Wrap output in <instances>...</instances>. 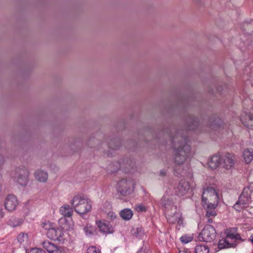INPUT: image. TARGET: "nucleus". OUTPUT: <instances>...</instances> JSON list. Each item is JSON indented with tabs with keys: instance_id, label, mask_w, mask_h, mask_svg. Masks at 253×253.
I'll use <instances>...</instances> for the list:
<instances>
[{
	"instance_id": "1",
	"label": "nucleus",
	"mask_w": 253,
	"mask_h": 253,
	"mask_svg": "<svg viewBox=\"0 0 253 253\" xmlns=\"http://www.w3.org/2000/svg\"><path fill=\"white\" fill-rule=\"evenodd\" d=\"M163 134L170 140L174 163L177 165L183 164L191 155V147L187 136L182 130L169 127L165 128Z\"/></svg>"
},
{
	"instance_id": "2",
	"label": "nucleus",
	"mask_w": 253,
	"mask_h": 253,
	"mask_svg": "<svg viewBox=\"0 0 253 253\" xmlns=\"http://www.w3.org/2000/svg\"><path fill=\"white\" fill-rule=\"evenodd\" d=\"M202 203L206 210V217L208 222L211 223L213 218L216 215L215 209L218 204V196L215 190L211 187H208L202 194Z\"/></svg>"
},
{
	"instance_id": "3",
	"label": "nucleus",
	"mask_w": 253,
	"mask_h": 253,
	"mask_svg": "<svg viewBox=\"0 0 253 253\" xmlns=\"http://www.w3.org/2000/svg\"><path fill=\"white\" fill-rule=\"evenodd\" d=\"M71 204L75 211L80 214L87 213L92 207L91 201L86 196L82 194L75 196L71 200Z\"/></svg>"
},
{
	"instance_id": "4",
	"label": "nucleus",
	"mask_w": 253,
	"mask_h": 253,
	"mask_svg": "<svg viewBox=\"0 0 253 253\" xmlns=\"http://www.w3.org/2000/svg\"><path fill=\"white\" fill-rule=\"evenodd\" d=\"M225 238L220 240L218 247L220 249L235 247L237 246L236 242L238 241L242 242L244 240L240 235L236 233L235 229H227L225 231Z\"/></svg>"
},
{
	"instance_id": "5",
	"label": "nucleus",
	"mask_w": 253,
	"mask_h": 253,
	"mask_svg": "<svg viewBox=\"0 0 253 253\" xmlns=\"http://www.w3.org/2000/svg\"><path fill=\"white\" fill-rule=\"evenodd\" d=\"M215 236L216 231L214 228L211 225H207L199 234L198 239L201 241L209 242L212 241Z\"/></svg>"
},
{
	"instance_id": "6",
	"label": "nucleus",
	"mask_w": 253,
	"mask_h": 253,
	"mask_svg": "<svg viewBox=\"0 0 253 253\" xmlns=\"http://www.w3.org/2000/svg\"><path fill=\"white\" fill-rule=\"evenodd\" d=\"M29 171L25 168H17L15 170L12 177L20 185L25 186L28 182Z\"/></svg>"
},
{
	"instance_id": "7",
	"label": "nucleus",
	"mask_w": 253,
	"mask_h": 253,
	"mask_svg": "<svg viewBox=\"0 0 253 253\" xmlns=\"http://www.w3.org/2000/svg\"><path fill=\"white\" fill-rule=\"evenodd\" d=\"M251 191L249 188H245L239 200L234 206V208L237 211H240L241 208L249 204L251 201Z\"/></svg>"
},
{
	"instance_id": "8",
	"label": "nucleus",
	"mask_w": 253,
	"mask_h": 253,
	"mask_svg": "<svg viewBox=\"0 0 253 253\" xmlns=\"http://www.w3.org/2000/svg\"><path fill=\"white\" fill-rule=\"evenodd\" d=\"M236 161L235 155L227 153L221 156L220 166L226 169H230L234 167Z\"/></svg>"
},
{
	"instance_id": "9",
	"label": "nucleus",
	"mask_w": 253,
	"mask_h": 253,
	"mask_svg": "<svg viewBox=\"0 0 253 253\" xmlns=\"http://www.w3.org/2000/svg\"><path fill=\"white\" fill-rule=\"evenodd\" d=\"M132 185L131 179H122L117 184V191L122 195H129L131 193L130 188Z\"/></svg>"
},
{
	"instance_id": "10",
	"label": "nucleus",
	"mask_w": 253,
	"mask_h": 253,
	"mask_svg": "<svg viewBox=\"0 0 253 253\" xmlns=\"http://www.w3.org/2000/svg\"><path fill=\"white\" fill-rule=\"evenodd\" d=\"M96 224L99 231L103 234H111L114 231V227L108 221L98 220Z\"/></svg>"
},
{
	"instance_id": "11",
	"label": "nucleus",
	"mask_w": 253,
	"mask_h": 253,
	"mask_svg": "<svg viewBox=\"0 0 253 253\" xmlns=\"http://www.w3.org/2000/svg\"><path fill=\"white\" fill-rule=\"evenodd\" d=\"M18 202L16 197L13 195H8L5 198L4 201V206L6 210L9 211H14Z\"/></svg>"
},
{
	"instance_id": "12",
	"label": "nucleus",
	"mask_w": 253,
	"mask_h": 253,
	"mask_svg": "<svg viewBox=\"0 0 253 253\" xmlns=\"http://www.w3.org/2000/svg\"><path fill=\"white\" fill-rule=\"evenodd\" d=\"M162 205L165 209V213L168 211H173L176 210V206L174 205V202L172 197L164 195L161 200Z\"/></svg>"
},
{
	"instance_id": "13",
	"label": "nucleus",
	"mask_w": 253,
	"mask_h": 253,
	"mask_svg": "<svg viewBox=\"0 0 253 253\" xmlns=\"http://www.w3.org/2000/svg\"><path fill=\"white\" fill-rule=\"evenodd\" d=\"M190 189V185L185 180H181L175 188V193L179 196L186 195Z\"/></svg>"
},
{
	"instance_id": "14",
	"label": "nucleus",
	"mask_w": 253,
	"mask_h": 253,
	"mask_svg": "<svg viewBox=\"0 0 253 253\" xmlns=\"http://www.w3.org/2000/svg\"><path fill=\"white\" fill-rule=\"evenodd\" d=\"M63 234L62 230L55 226L46 232L47 237L53 240H61Z\"/></svg>"
},
{
	"instance_id": "15",
	"label": "nucleus",
	"mask_w": 253,
	"mask_h": 253,
	"mask_svg": "<svg viewBox=\"0 0 253 253\" xmlns=\"http://www.w3.org/2000/svg\"><path fill=\"white\" fill-rule=\"evenodd\" d=\"M168 222L169 223L175 224L176 223L180 224L181 214L175 211H168V213H166Z\"/></svg>"
},
{
	"instance_id": "16",
	"label": "nucleus",
	"mask_w": 253,
	"mask_h": 253,
	"mask_svg": "<svg viewBox=\"0 0 253 253\" xmlns=\"http://www.w3.org/2000/svg\"><path fill=\"white\" fill-rule=\"evenodd\" d=\"M199 124L198 118L191 115H188L185 120V125L188 129H195Z\"/></svg>"
},
{
	"instance_id": "17",
	"label": "nucleus",
	"mask_w": 253,
	"mask_h": 253,
	"mask_svg": "<svg viewBox=\"0 0 253 253\" xmlns=\"http://www.w3.org/2000/svg\"><path fill=\"white\" fill-rule=\"evenodd\" d=\"M221 156L218 155H213L208 162L209 166L212 169H216L220 166Z\"/></svg>"
},
{
	"instance_id": "18",
	"label": "nucleus",
	"mask_w": 253,
	"mask_h": 253,
	"mask_svg": "<svg viewBox=\"0 0 253 253\" xmlns=\"http://www.w3.org/2000/svg\"><path fill=\"white\" fill-rule=\"evenodd\" d=\"M241 120L245 126L253 130V115L247 114Z\"/></svg>"
},
{
	"instance_id": "19",
	"label": "nucleus",
	"mask_w": 253,
	"mask_h": 253,
	"mask_svg": "<svg viewBox=\"0 0 253 253\" xmlns=\"http://www.w3.org/2000/svg\"><path fill=\"white\" fill-rule=\"evenodd\" d=\"M35 177L38 181L44 182L48 179V174L44 170L38 169L35 173Z\"/></svg>"
},
{
	"instance_id": "20",
	"label": "nucleus",
	"mask_w": 253,
	"mask_h": 253,
	"mask_svg": "<svg viewBox=\"0 0 253 253\" xmlns=\"http://www.w3.org/2000/svg\"><path fill=\"white\" fill-rule=\"evenodd\" d=\"M60 212L64 217H71L73 212V208L68 205H65L60 209Z\"/></svg>"
},
{
	"instance_id": "21",
	"label": "nucleus",
	"mask_w": 253,
	"mask_h": 253,
	"mask_svg": "<svg viewBox=\"0 0 253 253\" xmlns=\"http://www.w3.org/2000/svg\"><path fill=\"white\" fill-rule=\"evenodd\" d=\"M43 248L49 253H55L58 247L50 241H44L42 243Z\"/></svg>"
},
{
	"instance_id": "22",
	"label": "nucleus",
	"mask_w": 253,
	"mask_h": 253,
	"mask_svg": "<svg viewBox=\"0 0 253 253\" xmlns=\"http://www.w3.org/2000/svg\"><path fill=\"white\" fill-rule=\"evenodd\" d=\"M242 30L248 35L253 34V20L245 22L242 26Z\"/></svg>"
},
{
	"instance_id": "23",
	"label": "nucleus",
	"mask_w": 253,
	"mask_h": 253,
	"mask_svg": "<svg viewBox=\"0 0 253 253\" xmlns=\"http://www.w3.org/2000/svg\"><path fill=\"white\" fill-rule=\"evenodd\" d=\"M133 214V211L129 209H125L122 210L120 212V216L126 220H129L131 218Z\"/></svg>"
},
{
	"instance_id": "24",
	"label": "nucleus",
	"mask_w": 253,
	"mask_h": 253,
	"mask_svg": "<svg viewBox=\"0 0 253 253\" xmlns=\"http://www.w3.org/2000/svg\"><path fill=\"white\" fill-rule=\"evenodd\" d=\"M243 156L247 164H250L253 160V149H246L243 152Z\"/></svg>"
},
{
	"instance_id": "25",
	"label": "nucleus",
	"mask_w": 253,
	"mask_h": 253,
	"mask_svg": "<svg viewBox=\"0 0 253 253\" xmlns=\"http://www.w3.org/2000/svg\"><path fill=\"white\" fill-rule=\"evenodd\" d=\"M23 220L19 218L12 217L8 221V224L12 227H15L22 224Z\"/></svg>"
},
{
	"instance_id": "26",
	"label": "nucleus",
	"mask_w": 253,
	"mask_h": 253,
	"mask_svg": "<svg viewBox=\"0 0 253 253\" xmlns=\"http://www.w3.org/2000/svg\"><path fill=\"white\" fill-rule=\"evenodd\" d=\"M195 253H209V249L208 246L197 245L195 249Z\"/></svg>"
},
{
	"instance_id": "27",
	"label": "nucleus",
	"mask_w": 253,
	"mask_h": 253,
	"mask_svg": "<svg viewBox=\"0 0 253 253\" xmlns=\"http://www.w3.org/2000/svg\"><path fill=\"white\" fill-rule=\"evenodd\" d=\"M100 143V141L94 137H90L87 141V145L91 148L97 147Z\"/></svg>"
},
{
	"instance_id": "28",
	"label": "nucleus",
	"mask_w": 253,
	"mask_h": 253,
	"mask_svg": "<svg viewBox=\"0 0 253 253\" xmlns=\"http://www.w3.org/2000/svg\"><path fill=\"white\" fill-rule=\"evenodd\" d=\"M133 235L136 238L141 239L145 236V233L142 228H137L134 230Z\"/></svg>"
},
{
	"instance_id": "29",
	"label": "nucleus",
	"mask_w": 253,
	"mask_h": 253,
	"mask_svg": "<svg viewBox=\"0 0 253 253\" xmlns=\"http://www.w3.org/2000/svg\"><path fill=\"white\" fill-rule=\"evenodd\" d=\"M210 125L211 126H213V128L215 127L216 126H220L222 121L220 120V119L218 118L216 116H213L212 118H211L210 120Z\"/></svg>"
},
{
	"instance_id": "30",
	"label": "nucleus",
	"mask_w": 253,
	"mask_h": 253,
	"mask_svg": "<svg viewBox=\"0 0 253 253\" xmlns=\"http://www.w3.org/2000/svg\"><path fill=\"white\" fill-rule=\"evenodd\" d=\"M121 145V141L119 139H115L109 142L110 147L113 149H117Z\"/></svg>"
},
{
	"instance_id": "31",
	"label": "nucleus",
	"mask_w": 253,
	"mask_h": 253,
	"mask_svg": "<svg viewBox=\"0 0 253 253\" xmlns=\"http://www.w3.org/2000/svg\"><path fill=\"white\" fill-rule=\"evenodd\" d=\"M54 226L55 225L53 223L50 222L49 221H45L42 222V227L45 230H46L47 231H49V230Z\"/></svg>"
},
{
	"instance_id": "32",
	"label": "nucleus",
	"mask_w": 253,
	"mask_h": 253,
	"mask_svg": "<svg viewBox=\"0 0 253 253\" xmlns=\"http://www.w3.org/2000/svg\"><path fill=\"white\" fill-rule=\"evenodd\" d=\"M17 240L20 243L27 242L28 241V235L24 233L20 234L17 237Z\"/></svg>"
},
{
	"instance_id": "33",
	"label": "nucleus",
	"mask_w": 253,
	"mask_h": 253,
	"mask_svg": "<svg viewBox=\"0 0 253 253\" xmlns=\"http://www.w3.org/2000/svg\"><path fill=\"white\" fill-rule=\"evenodd\" d=\"M84 230L86 235H90L93 234L94 229L93 228L88 224H87L84 228Z\"/></svg>"
},
{
	"instance_id": "34",
	"label": "nucleus",
	"mask_w": 253,
	"mask_h": 253,
	"mask_svg": "<svg viewBox=\"0 0 253 253\" xmlns=\"http://www.w3.org/2000/svg\"><path fill=\"white\" fill-rule=\"evenodd\" d=\"M193 240V238L190 236H187L186 235L182 236L180 237V241L181 242L184 243H188Z\"/></svg>"
},
{
	"instance_id": "35",
	"label": "nucleus",
	"mask_w": 253,
	"mask_h": 253,
	"mask_svg": "<svg viewBox=\"0 0 253 253\" xmlns=\"http://www.w3.org/2000/svg\"><path fill=\"white\" fill-rule=\"evenodd\" d=\"M86 253H100V251L94 247H91L88 248Z\"/></svg>"
},
{
	"instance_id": "36",
	"label": "nucleus",
	"mask_w": 253,
	"mask_h": 253,
	"mask_svg": "<svg viewBox=\"0 0 253 253\" xmlns=\"http://www.w3.org/2000/svg\"><path fill=\"white\" fill-rule=\"evenodd\" d=\"M135 210L137 211H145L146 208L143 205L140 204L135 206Z\"/></svg>"
},
{
	"instance_id": "37",
	"label": "nucleus",
	"mask_w": 253,
	"mask_h": 253,
	"mask_svg": "<svg viewBox=\"0 0 253 253\" xmlns=\"http://www.w3.org/2000/svg\"><path fill=\"white\" fill-rule=\"evenodd\" d=\"M107 218L111 220H114L116 218V215L113 212H109L107 214Z\"/></svg>"
},
{
	"instance_id": "38",
	"label": "nucleus",
	"mask_w": 253,
	"mask_h": 253,
	"mask_svg": "<svg viewBox=\"0 0 253 253\" xmlns=\"http://www.w3.org/2000/svg\"><path fill=\"white\" fill-rule=\"evenodd\" d=\"M31 253H46L44 251L40 249H33L31 251Z\"/></svg>"
},
{
	"instance_id": "39",
	"label": "nucleus",
	"mask_w": 253,
	"mask_h": 253,
	"mask_svg": "<svg viewBox=\"0 0 253 253\" xmlns=\"http://www.w3.org/2000/svg\"><path fill=\"white\" fill-rule=\"evenodd\" d=\"M4 159L3 156L0 154V166H2L4 163Z\"/></svg>"
},
{
	"instance_id": "40",
	"label": "nucleus",
	"mask_w": 253,
	"mask_h": 253,
	"mask_svg": "<svg viewBox=\"0 0 253 253\" xmlns=\"http://www.w3.org/2000/svg\"><path fill=\"white\" fill-rule=\"evenodd\" d=\"M179 253H190V252L188 250H183L182 251H179Z\"/></svg>"
},
{
	"instance_id": "41",
	"label": "nucleus",
	"mask_w": 253,
	"mask_h": 253,
	"mask_svg": "<svg viewBox=\"0 0 253 253\" xmlns=\"http://www.w3.org/2000/svg\"><path fill=\"white\" fill-rule=\"evenodd\" d=\"M160 174L161 176H164L166 174V172L164 170H161L160 172Z\"/></svg>"
},
{
	"instance_id": "42",
	"label": "nucleus",
	"mask_w": 253,
	"mask_h": 253,
	"mask_svg": "<svg viewBox=\"0 0 253 253\" xmlns=\"http://www.w3.org/2000/svg\"><path fill=\"white\" fill-rule=\"evenodd\" d=\"M4 216V212L2 211V209H0V219L2 218Z\"/></svg>"
},
{
	"instance_id": "43",
	"label": "nucleus",
	"mask_w": 253,
	"mask_h": 253,
	"mask_svg": "<svg viewBox=\"0 0 253 253\" xmlns=\"http://www.w3.org/2000/svg\"><path fill=\"white\" fill-rule=\"evenodd\" d=\"M75 141V140L73 138L70 139L69 140L68 144L70 145V144H72L74 143Z\"/></svg>"
},
{
	"instance_id": "44",
	"label": "nucleus",
	"mask_w": 253,
	"mask_h": 253,
	"mask_svg": "<svg viewBox=\"0 0 253 253\" xmlns=\"http://www.w3.org/2000/svg\"><path fill=\"white\" fill-rule=\"evenodd\" d=\"M138 253H144L143 251H140Z\"/></svg>"
},
{
	"instance_id": "45",
	"label": "nucleus",
	"mask_w": 253,
	"mask_h": 253,
	"mask_svg": "<svg viewBox=\"0 0 253 253\" xmlns=\"http://www.w3.org/2000/svg\"><path fill=\"white\" fill-rule=\"evenodd\" d=\"M250 240L253 243V237L252 239H250Z\"/></svg>"
}]
</instances>
